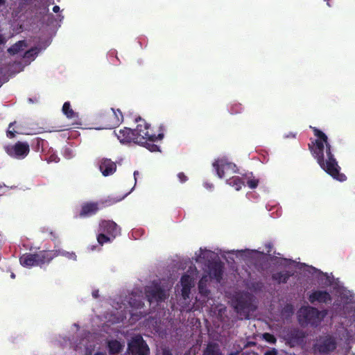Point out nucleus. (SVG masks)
Listing matches in <instances>:
<instances>
[{"label": "nucleus", "mask_w": 355, "mask_h": 355, "mask_svg": "<svg viewBox=\"0 0 355 355\" xmlns=\"http://www.w3.org/2000/svg\"><path fill=\"white\" fill-rule=\"evenodd\" d=\"M6 3V0H0V6L4 5Z\"/></svg>", "instance_id": "50"}, {"label": "nucleus", "mask_w": 355, "mask_h": 355, "mask_svg": "<svg viewBox=\"0 0 355 355\" xmlns=\"http://www.w3.org/2000/svg\"><path fill=\"white\" fill-rule=\"evenodd\" d=\"M304 338V334L300 330L292 331L288 334V340L291 343H299Z\"/></svg>", "instance_id": "25"}, {"label": "nucleus", "mask_w": 355, "mask_h": 355, "mask_svg": "<svg viewBox=\"0 0 355 355\" xmlns=\"http://www.w3.org/2000/svg\"><path fill=\"white\" fill-rule=\"evenodd\" d=\"M59 160V158L57 157V155H52L49 157V162H58Z\"/></svg>", "instance_id": "42"}, {"label": "nucleus", "mask_w": 355, "mask_h": 355, "mask_svg": "<svg viewBox=\"0 0 355 355\" xmlns=\"http://www.w3.org/2000/svg\"><path fill=\"white\" fill-rule=\"evenodd\" d=\"M4 150L11 157L21 159H24L30 152V146L28 142L17 141L15 144L4 146Z\"/></svg>", "instance_id": "8"}, {"label": "nucleus", "mask_w": 355, "mask_h": 355, "mask_svg": "<svg viewBox=\"0 0 355 355\" xmlns=\"http://www.w3.org/2000/svg\"><path fill=\"white\" fill-rule=\"evenodd\" d=\"M309 301L311 304L315 302L321 304H329L332 301V297L327 291L316 290L309 295Z\"/></svg>", "instance_id": "13"}, {"label": "nucleus", "mask_w": 355, "mask_h": 355, "mask_svg": "<svg viewBox=\"0 0 355 355\" xmlns=\"http://www.w3.org/2000/svg\"><path fill=\"white\" fill-rule=\"evenodd\" d=\"M138 175H139V172L137 171H135L134 172V178H135V182H137V177H138Z\"/></svg>", "instance_id": "48"}, {"label": "nucleus", "mask_w": 355, "mask_h": 355, "mask_svg": "<svg viewBox=\"0 0 355 355\" xmlns=\"http://www.w3.org/2000/svg\"><path fill=\"white\" fill-rule=\"evenodd\" d=\"M237 352H232L228 355H237ZM205 355H223L218 344L209 343L204 352Z\"/></svg>", "instance_id": "18"}, {"label": "nucleus", "mask_w": 355, "mask_h": 355, "mask_svg": "<svg viewBox=\"0 0 355 355\" xmlns=\"http://www.w3.org/2000/svg\"><path fill=\"white\" fill-rule=\"evenodd\" d=\"M49 8H48V6H44L42 9V11L40 12V15H46L47 13H49Z\"/></svg>", "instance_id": "41"}, {"label": "nucleus", "mask_w": 355, "mask_h": 355, "mask_svg": "<svg viewBox=\"0 0 355 355\" xmlns=\"http://www.w3.org/2000/svg\"><path fill=\"white\" fill-rule=\"evenodd\" d=\"M68 129H69V128H64V126H62L60 128L55 130L54 131L60 132V131H63L64 130H68Z\"/></svg>", "instance_id": "44"}, {"label": "nucleus", "mask_w": 355, "mask_h": 355, "mask_svg": "<svg viewBox=\"0 0 355 355\" xmlns=\"http://www.w3.org/2000/svg\"><path fill=\"white\" fill-rule=\"evenodd\" d=\"M327 315V310L319 311L315 307L307 306L299 310L297 319L301 326L309 324L312 327H318Z\"/></svg>", "instance_id": "3"}, {"label": "nucleus", "mask_w": 355, "mask_h": 355, "mask_svg": "<svg viewBox=\"0 0 355 355\" xmlns=\"http://www.w3.org/2000/svg\"><path fill=\"white\" fill-rule=\"evenodd\" d=\"M178 178L181 183H184L188 180L187 176L183 172L179 173L178 174Z\"/></svg>", "instance_id": "36"}, {"label": "nucleus", "mask_w": 355, "mask_h": 355, "mask_svg": "<svg viewBox=\"0 0 355 355\" xmlns=\"http://www.w3.org/2000/svg\"><path fill=\"white\" fill-rule=\"evenodd\" d=\"M162 355H173L170 349H163Z\"/></svg>", "instance_id": "43"}, {"label": "nucleus", "mask_w": 355, "mask_h": 355, "mask_svg": "<svg viewBox=\"0 0 355 355\" xmlns=\"http://www.w3.org/2000/svg\"><path fill=\"white\" fill-rule=\"evenodd\" d=\"M60 252V254H58L59 255H62V256H65L69 259H76V255L74 252H62L60 250H58Z\"/></svg>", "instance_id": "35"}, {"label": "nucleus", "mask_w": 355, "mask_h": 355, "mask_svg": "<svg viewBox=\"0 0 355 355\" xmlns=\"http://www.w3.org/2000/svg\"><path fill=\"white\" fill-rule=\"evenodd\" d=\"M208 282V277L203 275L198 282L199 293L205 297H208L210 294V291L207 288V284Z\"/></svg>", "instance_id": "22"}, {"label": "nucleus", "mask_w": 355, "mask_h": 355, "mask_svg": "<svg viewBox=\"0 0 355 355\" xmlns=\"http://www.w3.org/2000/svg\"><path fill=\"white\" fill-rule=\"evenodd\" d=\"M256 306L252 303V297L245 295L238 297L234 306L235 311L240 315L241 319H249L251 312L255 311Z\"/></svg>", "instance_id": "6"}, {"label": "nucleus", "mask_w": 355, "mask_h": 355, "mask_svg": "<svg viewBox=\"0 0 355 355\" xmlns=\"http://www.w3.org/2000/svg\"><path fill=\"white\" fill-rule=\"evenodd\" d=\"M227 183L230 186L234 187L236 191H239L244 185V182L239 176H233L229 178L227 180Z\"/></svg>", "instance_id": "23"}, {"label": "nucleus", "mask_w": 355, "mask_h": 355, "mask_svg": "<svg viewBox=\"0 0 355 355\" xmlns=\"http://www.w3.org/2000/svg\"><path fill=\"white\" fill-rule=\"evenodd\" d=\"M146 296L150 302H162L167 298L166 291L162 288L160 284L154 281L152 284L145 289Z\"/></svg>", "instance_id": "9"}, {"label": "nucleus", "mask_w": 355, "mask_h": 355, "mask_svg": "<svg viewBox=\"0 0 355 355\" xmlns=\"http://www.w3.org/2000/svg\"><path fill=\"white\" fill-rule=\"evenodd\" d=\"M4 42H5V40H4L3 37V35L0 34V44H3Z\"/></svg>", "instance_id": "47"}, {"label": "nucleus", "mask_w": 355, "mask_h": 355, "mask_svg": "<svg viewBox=\"0 0 355 355\" xmlns=\"http://www.w3.org/2000/svg\"><path fill=\"white\" fill-rule=\"evenodd\" d=\"M35 53L34 49L26 51L24 53V58H29L30 57L33 56Z\"/></svg>", "instance_id": "38"}, {"label": "nucleus", "mask_w": 355, "mask_h": 355, "mask_svg": "<svg viewBox=\"0 0 355 355\" xmlns=\"http://www.w3.org/2000/svg\"><path fill=\"white\" fill-rule=\"evenodd\" d=\"M62 111L68 119L78 117V114L71 107V104L69 101H67L63 104Z\"/></svg>", "instance_id": "26"}, {"label": "nucleus", "mask_w": 355, "mask_h": 355, "mask_svg": "<svg viewBox=\"0 0 355 355\" xmlns=\"http://www.w3.org/2000/svg\"><path fill=\"white\" fill-rule=\"evenodd\" d=\"M259 180L257 179H250L247 181V184L250 189H255L258 186Z\"/></svg>", "instance_id": "33"}, {"label": "nucleus", "mask_w": 355, "mask_h": 355, "mask_svg": "<svg viewBox=\"0 0 355 355\" xmlns=\"http://www.w3.org/2000/svg\"><path fill=\"white\" fill-rule=\"evenodd\" d=\"M130 305L137 309H141L144 306V304L139 296L132 295L129 300Z\"/></svg>", "instance_id": "27"}, {"label": "nucleus", "mask_w": 355, "mask_h": 355, "mask_svg": "<svg viewBox=\"0 0 355 355\" xmlns=\"http://www.w3.org/2000/svg\"><path fill=\"white\" fill-rule=\"evenodd\" d=\"M96 123L99 125L96 129H112L115 128V125H110V121H112V116L110 112H99L96 117Z\"/></svg>", "instance_id": "14"}, {"label": "nucleus", "mask_w": 355, "mask_h": 355, "mask_svg": "<svg viewBox=\"0 0 355 355\" xmlns=\"http://www.w3.org/2000/svg\"><path fill=\"white\" fill-rule=\"evenodd\" d=\"M99 210V204L98 202H86L81 205V209L79 213L80 218H86L96 214Z\"/></svg>", "instance_id": "16"}, {"label": "nucleus", "mask_w": 355, "mask_h": 355, "mask_svg": "<svg viewBox=\"0 0 355 355\" xmlns=\"http://www.w3.org/2000/svg\"><path fill=\"white\" fill-rule=\"evenodd\" d=\"M96 239L98 244L103 245L104 243L112 242L114 239L104 232H99L97 235Z\"/></svg>", "instance_id": "28"}, {"label": "nucleus", "mask_w": 355, "mask_h": 355, "mask_svg": "<svg viewBox=\"0 0 355 355\" xmlns=\"http://www.w3.org/2000/svg\"><path fill=\"white\" fill-rule=\"evenodd\" d=\"M263 339L269 343L275 344L277 342L275 336L270 333H264L263 334Z\"/></svg>", "instance_id": "31"}, {"label": "nucleus", "mask_w": 355, "mask_h": 355, "mask_svg": "<svg viewBox=\"0 0 355 355\" xmlns=\"http://www.w3.org/2000/svg\"><path fill=\"white\" fill-rule=\"evenodd\" d=\"M272 244L271 243H267L265 244V248L268 254H270L272 249Z\"/></svg>", "instance_id": "39"}, {"label": "nucleus", "mask_w": 355, "mask_h": 355, "mask_svg": "<svg viewBox=\"0 0 355 355\" xmlns=\"http://www.w3.org/2000/svg\"><path fill=\"white\" fill-rule=\"evenodd\" d=\"M92 295L94 297L97 298L98 297V291H93Z\"/></svg>", "instance_id": "46"}, {"label": "nucleus", "mask_w": 355, "mask_h": 355, "mask_svg": "<svg viewBox=\"0 0 355 355\" xmlns=\"http://www.w3.org/2000/svg\"><path fill=\"white\" fill-rule=\"evenodd\" d=\"M132 355H150V348L140 335L136 336L128 343Z\"/></svg>", "instance_id": "10"}, {"label": "nucleus", "mask_w": 355, "mask_h": 355, "mask_svg": "<svg viewBox=\"0 0 355 355\" xmlns=\"http://www.w3.org/2000/svg\"><path fill=\"white\" fill-rule=\"evenodd\" d=\"M53 11L54 12H58L60 11V7L58 6H54L53 8Z\"/></svg>", "instance_id": "45"}, {"label": "nucleus", "mask_w": 355, "mask_h": 355, "mask_svg": "<svg viewBox=\"0 0 355 355\" xmlns=\"http://www.w3.org/2000/svg\"><path fill=\"white\" fill-rule=\"evenodd\" d=\"M293 275L289 271H279L272 275V279L279 284H286Z\"/></svg>", "instance_id": "19"}, {"label": "nucleus", "mask_w": 355, "mask_h": 355, "mask_svg": "<svg viewBox=\"0 0 355 355\" xmlns=\"http://www.w3.org/2000/svg\"><path fill=\"white\" fill-rule=\"evenodd\" d=\"M337 347L334 338L330 336H321L313 345L315 353L320 354H328L334 352Z\"/></svg>", "instance_id": "7"}, {"label": "nucleus", "mask_w": 355, "mask_h": 355, "mask_svg": "<svg viewBox=\"0 0 355 355\" xmlns=\"http://www.w3.org/2000/svg\"><path fill=\"white\" fill-rule=\"evenodd\" d=\"M15 274H14V273H12V274H11V277H12V278H15Z\"/></svg>", "instance_id": "52"}, {"label": "nucleus", "mask_w": 355, "mask_h": 355, "mask_svg": "<svg viewBox=\"0 0 355 355\" xmlns=\"http://www.w3.org/2000/svg\"><path fill=\"white\" fill-rule=\"evenodd\" d=\"M109 353L111 355H115L120 353L123 349V345L117 340H110L107 343Z\"/></svg>", "instance_id": "21"}, {"label": "nucleus", "mask_w": 355, "mask_h": 355, "mask_svg": "<svg viewBox=\"0 0 355 355\" xmlns=\"http://www.w3.org/2000/svg\"><path fill=\"white\" fill-rule=\"evenodd\" d=\"M94 355H105V354L103 352H96Z\"/></svg>", "instance_id": "51"}, {"label": "nucleus", "mask_w": 355, "mask_h": 355, "mask_svg": "<svg viewBox=\"0 0 355 355\" xmlns=\"http://www.w3.org/2000/svg\"><path fill=\"white\" fill-rule=\"evenodd\" d=\"M142 125H137L135 129H131L130 128L124 127L121 129L118 133L116 132L115 134L120 141L123 144L134 143L136 144H143L146 142L145 140L146 136L149 137L148 135L145 134V136L141 134L143 131Z\"/></svg>", "instance_id": "4"}, {"label": "nucleus", "mask_w": 355, "mask_h": 355, "mask_svg": "<svg viewBox=\"0 0 355 355\" xmlns=\"http://www.w3.org/2000/svg\"><path fill=\"white\" fill-rule=\"evenodd\" d=\"M286 309H289V311H290L291 312H292V311H293V307H292V306H291V305H287V306H286Z\"/></svg>", "instance_id": "49"}, {"label": "nucleus", "mask_w": 355, "mask_h": 355, "mask_svg": "<svg viewBox=\"0 0 355 355\" xmlns=\"http://www.w3.org/2000/svg\"><path fill=\"white\" fill-rule=\"evenodd\" d=\"M243 110L242 105L239 103H234L230 108V112L232 114H236L241 113Z\"/></svg>", "instance_id": "30"}, {"label": "nucleus", "mask_w": 355, "mask_h": 355, "mask_svg": "<svg viewBox=\"0 0 355 355\" xmlns=\"http://www.w3.org/2000/svg\"><path fill=\"white\" fill-rule=\"evenodd\" d=\"M216 173L220 178H224L227 174L236 173L237 166L235 164L225 160H218L213 164Z\"/></svg>", "instance_id": "11"}, {"label": "nucleus", "mask_w": 355, "mask_h": 355, "mask_svg": "<svg viewBox=\"0 0 355 355\" xmlns=\"http://www.w3.org/2000/svg\"><path fill=\"white\" fill-rule=\"evenodd\" d=\"M26 46V42L24 40L18 41L15 44L12 45L8 51L11 55H15L24 50Z\"/></svg>", "instance_id": "24"}, {"label": "nucleus", "mask_w": 355, "mask_h": 355, "mask_svg": "<svg viewBox=\"0 0 355 355\" xmlns=\"http://www.w3.org/2000/svg\"><path fill=\"white\" fill-rule=\"evenodd\" d=\"M110 114L112 116V121H110L111 123L110 125H115L118 126L123 120V116L121 111L119 109H114L111 108Z\"/></svg>", "instance_id": "20"}, {"label": "nucleus", "mask_w": 355, "mask_h": 355, "mask_svg": "<svg viewBox=\"0 0 355 355\" xmlns=\"http://www.w3.org/2000/svg\"><path fill=\"white\" fill-rule=\"evenodd\" d=\"M135 121L138 123L137 125H142V130H144L141 132V134L144 136H145V134L147 132L146 135H148L149 137L146 136L145 140L146 141V143L143 144H139L140 146L146 147L148 150H149L150 152H157L159 151V146L154 144L155 141L157 140H161L164 137V134L162 132L159 133L157 135H156L154 133H151L150 132V125L148 123H146L144 119H142L141 117H139L135 119Z\"/></svg>", "instance_id": "5"}, {"label": "nucleus", "mask_w": 355, "mask_h": 355, "mask_svg": "<svg viewBox=\"0 0 355 355\" xmlns=\"http://www.w3.org/2000/svg\"><path fill=\"white\" fill-rule=\"evenodd\" d=\"M15 123V122H12L9 124L8 125V128L6 131V136L9 138V139H12L15 137V134L17 133V132L14 130V129H11L12 127L13 126V125Z\"/></svg>", "instance_id": "32"}, {"label": "nucleus", "mask_w": 355, "mask_h": 355, "mask_svg": "<svg viewBox=\"0 0 355 355\" xmlns=\"http://www.w3.org/2000/svg\"><path fill=\"white\" fill-rule=\"evenodd\" d=\"M120 230L121 228L112 220H103L99 223L98 232H104L112 239L120 234Z\"/></svg>", "instance_id": "12"}, {"label": "nucleus", "mask_w": 355, "mask_h": 355, "mask_svg": "<svg viewBox=\"0 0 355 355\" xmlns=\"http://www.w3.org/2000/svg\"><path fill=\"white\" fill-rule=\"evenodd\" d=\"M182 295L184 299H187L189 297L191 287H185V286H182Z\"/></svg>", "instance_id": "34"}, {"label": "nucleus", "mask_w": 355, "mask_h": 355, "mask_svg": "<svg viewBox=\"0 0 355 355\" xmlns=\"http://www.w3.org/2000/svg\"><path fill=\"white\" fill-rule=\"evenodd\" d=\"M94 248H95V246H92V248L91 249H92V250H94Z\"/></svg>", "instance_id": "53"}, {"label": "nucleus", "mask_w": 355, "mask_h": 355, "mask_svg": "<svg viewBox=\"0 0 355 355\" xmlns=\"http://www.w3.org/2000/svg\"><path fill=\"white\" fill-rule=\"evenodd\" d=\"M99 170L105 177L114 174L116 171V164L108 158H103L99 162Z\"/></svg>", "instance_id": "15"}, {"label": "nucleus", "mask_w": 355, "mask_h": 355, "mask_svg": "<svg viewBox=\"0 0 355 355\" xmlns=\"http://www.w3.org/2000/svg\"><path fill=\"white\" fill-rule=\"evenodd\" d=\"M278 352L275 348H271L269 350L265 352L263 355H277Z\"/></svg>", "instance_id": "37"}, {"label": "nucleus", "mask_w": 355, "mask_h": 355, "mask_svg": "<svg viewBox=\"0 0 355 355\" xmlns=\"http://www.w3.org/2000/svg\"><path fill=\"white\" fill-rule=\"evenodd\" d=\"M209 276L220 282L223 278V266L221 262H214L209 266Z\"/></svg>", "instance_id": "17"}, {"label": "nucleus", "mask_w": 355, "mask_h": 355, "mask_svg": "<svg viewBox=\"0 0 355 355\" xmlns=\"http://www.w3.org/2000/svg\"><path fill=\"white\" fill-rule=\"evenodd\" d=\"M59 254L60 252L56 250H40L35 253L26 252L19 257V260L23 267H42L43 265L49 264Z\"/></svg>", "instance_id": "2"}, {"label": "nucleus", "mask_w": 355, "mask_h": 355, "mask_svg": "<svg viewBox=\"0 0 355 355\" xmlns=\"http://www.w3.org/2000/svg\"><path fill=\"white\" fill-rule=\"evenodd\" d=\"M312 130L317 139L308 144L311 155L317 160L321 168L334 179L340 182L345 181L347 177L340 172V167L332 153L328 137L315 127L312 128Z\"/></svg>", "instance_id": "1"}, {"label": "nucleus", "mask_w": 355, "mask_h": 355, "mask_svg": "<svg viewBox=\"0 0 355 355\" xmlns=\"http://www.w3.org/2000/svg\"><path fill=\"white\" fill-rule=\"evenodd\" d=\"M160 128V130H163V128H162V126H160V128Z\"/></svg>", "instance_id": "54"}, {"label": "nucleus", "mask_w": 355, "mask_h": 355, "mask_svg": "<svg viewBox=\"0 0 355 355\" xmlns=\"http://www.w3.org/2000/svg\"><path fill=\"white\" fill-rule=\"evenodd\" d=\"M35 142H36L37 147L39 148L40 146H43L44 139H42L41 138H36Z\"/></svg>", "instance_id": "40"}, {"label": "nucleus", "mask_w": 355, "mask_h": 355, "mask_svg": "<svg viewBox=\"0 0 355 355\" xmlns=\"http://www.w3.org/2000/svg\"><path fill=\"white\" fill-rule=\"evenodd\" d=\"M182 286L191 287L192 286V278L187 274H184L180 279Z\"/></svg>", "instance_id": "29"}]
</instances>
